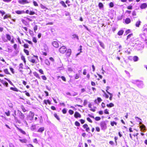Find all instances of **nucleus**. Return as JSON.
<instances>
[{
    "mask_svg": "<svg viewBox=\"0 0 147 147\" xmlns=\"http://www.w3.org/2000/svg\"><path fill=\"white\" fill-rule=\"evenodd\" d=\"M74 116L76 118H78V117L81 118V115L77 112H75Z\"/></svg>",
    "mask_w": 147,
    "mask_h": 147,
    "instance_id": "obj_10",
    "label": "nucleus"
},
{
    "mask_svg": "<svg viewBox=\"0 0 147 147\" xmlns=\"http://www.w3.org/2000/svg\"><path fill=\"white\" fill-rule=\"evenodd\" d=\"M0 13L1 14L2 16H3L4 14H5V13L4 11L0 10Z\"/></svg>",
    "mask_w": 147,
    "mask_h": 147,
    "instance_id": "obj_54",
    "label": "nucleus"
},
{
    "mask_svg": "<svg viewBox=\"0 0 147 147\" xmlns=\"http://www.w3.org/2000/svg\"><path fill=\"white\" fill-rule=\"evenodd\" d=\"M38 71H39V72L41 74H44L43 71L42 69H40Z\"/></svg>",
    "mask_w": 147,
    "mask_h": 147,
    "instance_id": "obj_58",
    "label": "nucleus"
},
{
    "mask_svg": "<svg viewBox=\"0 0 147 147\" xmlns=\"http://www.w3.org/2000/svg\"><path fill=\"white\" fill-rule=\"evenodd\" d=\"M135 118L136 119V120L138 121L139 122H140V124H142V123H141L142 120L141 119H140V118H138V117H135Z\"/></svg>",
    "mask_w": 147,
    "mask_h": 147,
    "instance_id": "obj_21",
    "label": "nucleus"
},
{
    "mask_svg": "<svg viewBox=\"0 0 147 147\" xmlns=\"http://www.w3.org/2000/svg\"><path fill=\"white\" fill-rule=\"evenodd\" d=\"M74 113V111L71 110H69V113L71 115H72Z\"/></svg>",
    "mask_w": 147,
    "mask_h": 147,
    "instance_id": "obj_39",
    "label": "nucleus"
},
{
    "mask_svg": "<svg viewBox=\"0 0 147 147\" xmlns=\"http://www.w3.org/2000/svg\"><path fill=\"white\" fill-rule=\"evenodd\" d=\"M62 112L63 113L66 114L67 113V109H66L64 108L62 110Z\"/></svg>",
    "mask_w": 147,
    "mask_h": 147,
    "instance_id": "obj_41",
    "label": "nucleus"
},
{
    "mask_svg": "<svg viewBox=\"0 0 147 147\" xmlns=\"http://www.w3.org/2000/svg\"><path fill=\"white\" fill-rule=\"evenodd\" d=\"M33 4H34V5L35 6H38V4L36 1H33Z\"/></svg>",
    "mask_w": 147,
    "mask_h": 147,
    "instance_id": "obj_59",
    "label": "nucleus"
},
{
    "mask_svg": "<svg viewBox=\"0 0 147 147\" xmlns=\"http://www.w3.org/2000/svg\"><path fill=\"white\" fill-rule=\"evenodd\" d=\"M28 58L29 61L31 62L34 63H37V62H36L35 60L33 59L30 56L28 57Z\"/></svg>",
    "mask_w": 147,
    "mask_h": 147,
    "instance_id": "obj_7",
    "label": "nucleus"
},
{
    "mask_svg": "<svg viewBox=\"0 0 147 147\" xmlns=\"http://www.w3.org/2000/svg\"><path fill=\"white\" fill-rule=\"evenodd\" d=\"M80 122L82 124L84 123L85 121L84 120H83L82 119H80Z\"/></svg>",
    "mask_w": 147,
    "mask_h": 147,
    "instance_id": "obj_64",
    "label": "nucleus"
},
{
    "mask_svg": "<svg viewBox=\"0 0 147 147\" xmlns=\"http://www.w3.org/2000/svg\"><path fill=\"white\" fill-rule=\"evenodd\" d=\"M132 36H133L132 33H131V34H129L127 36V39L128 38H129L131 37Z\"/></svg>",
    "mask_w": 147,
    "mask_h": 147,
    "instance_id": "obj_46",
    "label": "nucleus"
},
{
    "mask_svg": "<svg viewBox=\"0 0 147 147\" xmlns=\"http://www.w3.org/2000/svg\"><path fill=\"white\" fill-rule=\"evenodd\" d=\"M35 14V13L34 11H30V12L29 13V14L30 15H33Z\"/></svg>",
    "mask_w": 147,
    "mask_h": 147,
    "instance_id": "obj_53",
    "label": "nucleus"
},
{
    "mask_svg": "<svg viewBox=\"0 0 147 147\" xmlns=\"http://www.w3.org/2000/svg\"><path fill=\"white\" fill-rule=\"evenodd\" d=\"M9 147H15L14 145L11 143H10L9 144Z\"/></svg>",
    "mask_w": 147,
    "mask_h": 147,
    "instance_id": "obj_47",
    "label": "nucleus"
},
{
    "mask_svg": "<svg viewBox=\"0 0 147 147\" xmlns=\"http://www.w3.org/2000/svg\"><path fill=\"white\" fill-rule=\"evenodd\" d=\"M132 15L133 16H136V12L135 11H133L132 12Z\"/></svg>",
    "mask_w": 147,
    "mask_h": 147,
    "instance_id": "obj_57",
    "label": "nucleus"
},
{
    "mask_svg": "<svg viewBox=\"0 0 147 147\" xmlns=\"http://www.w3.org/2000/svg\"><path fill=\"white\" fill-rule=\"evenodd\" d=\"M30 115L28 116L27 119L28 120L32 121L33 119V117L34 115V113L32 111H30Z\"/></svg>",
    "mask_w": 147,
    "mask_h": 147,
    "instance_id": "obj_3",
    "label": "nucleus"
},
{
    "mask_svg": "<svg viewBox=\"0 0 147 147\" xmlns=\"http://www.w3.org/2000/svg\"><path fill=\"white\" fill-rule=\"evenodd\" d=\"M87 102H88L86 100H84V103H83L84 105V106L86 105L87 104Z\"/></svg>",
    "mask_w": 147,
    "mask_h": 147,
    "instance_id": "obj_52",
    "label": "nucleus"
},
{
    "mask_svg": "<svg viewBox=\"0 0 147 147\" xmlns=\"http://www.w3.org/2000/svg\"><path fill=\"white\" fill-rule=\"evenodd\" d=\"M41 77L43 80H46L47 79L46 77L45 76H42Z\"/></svg>",
    "mask_w": 147,
    "mask_h": 147,
    "instance_id": "obj_48",
    "label": "nucleus"
},
{
    "mask_svg": "<svg viewBox=\"0 0 147 147\" xmlns=\"http://www.w3.org/2000/svg\"><path fill=\"white\" fill-rule=\"evenodd\" d=\"M104 113L105 114H108V115L109 114V113L108 111V109H106L105 110Z\"/></svg>",
    "mask_w": 147,
    "mask_h": 147,
    "instance_id": "obj_45",
    "label": "nucleus"
},
{
    "mask_svg": "<svg viewBox=\"0 0 147 147\" xmlns=\"http://www.w3.org/2000/svg\"><path fill=\"white\" fill-rule=\"evenodd\" d=\"M32 40L35 43H36L37 41L36 38L35 37H34L33 38Z\"/></svg>",
    "mask_w": 147,
    "mask_h": 147,
    "instance_id": "obj_60",
    "label": "nucleus"
},
{
    "mask_svg": "<svg viewBox=\"0 0 147 147\" xmlns=\"http://www.w3.org/2000/svg\"><path fill=\"white\" fill-rule=\"evenodd\" d=\"M100 126L102 130H105L107 128V124L105 121H102L100 123Z\"/></svg>",
    "mask_w": 147,
    "mask_h": 147,
    "instance_id": "obj_2",
    "label": "nucleus"
},
{
    "mask_svg": "<svg viewBox=\"0 0 147 147\" xmlns=\"http://www.w3.org/2000/svg\"><path fill=\"white\" fill-rule=\"evenodd\" d=\"M140 128L142 130L144 131L146 129V127L144 125L142 124L140 126Z\"/></svg>",
    "mask_w": 147,
    "mask_h": 147,
    "instance_id": "obj_19",
    "label": "nucleus"
},
{
    "mask_svg": "<svg viewBox=\"0 0 147 147\" xmlns=\"http://www.w3.org/2000/svg\"><path fill=\"white\" fill-rule=\"evenodd\" d=\"M111 124L112 126H113L114 124L116 125L117 123L116 122L113 121V122H111Z\"/></svg>",
    "mask_w": 147,
    "mask_h": 147,
    "instance_id": "obj_42",
    "label": "nucleus"
},
{
    "mask_svg": "<svg viewBox=\"0 0 147 147\" xmlns=\"http://www.w3.org/2000/svg\"><path fill=\"white\" fill-rule=\"evenodd\" d=\"M83 127L84 129H86L88 127V126L87 124H85L83 125Z\"/></svg>",
    "mask_w": 147,
    "mask_h": 147,
    "instance_id": "obj_40",
    "label": "nucleus"
},
{
    "mask_svg": "<svg viewBox=\"0 0 147 147\" xmlns=\"http://www.w3.org/2000/svg\"><path fill=\"white\" fill-rule=\"evenodd\" d=\"M132 82L134 84H136L140 88H142L144 85L143 82L142 81H139L138 80H133Z\"/></svg>",
    "mask_w": 147,
    "mask_h": 147,
    "instance_id": "obj_1",
    "label": "nucleus"
},
{
    "mask_svg": "<svg viewBox=\"0 0 147 147\" xmlns=\"http://www.w3.org/2000/svg\"><path fill=\"white\" fill-rule=\"evenodd\" d=\"M20 141L22 143H26L27 140L25 139H19Z\"/></svg>",
    "mask_w": 147,
    "mask_h": 147,
    "instance_id": "obj_18",
    "label": "nucleus"
},
{
    "mask_svg": "<svg viewBox=\"0 0 147 147\" xmlns=\"http://www.w3.org/2000/svg\"><path fill=\"white\" fill-rule=\"evenodd\" d=\"M34 76H36V78H40V77L39 76L38 74L36 72H35L34 73Z\"/></svg>",
    "mask_w": 147,
    "mask_h": 147,
    "instance_id": "obj_26",
    "label": "nucleus"
},
{
    "mask_svg": "<svg viewBox=\"0 0 147 147\" xmlns=\"http://www.w3.org/2000/svg\"><path fill=\"white\" fill-rule=\"evenodd\" d=\"M18 2L19 3L23 5L29 3V2L26 0H19Z\"/></svg>",
    "mask_w": 147,
    "mask_h": 147,
    "instance_id": "obj_5",
    "label": "nucleus"
},
{
    "mask_svg": "<svg viewBox=\"0 0 147 147\" xmlns=\"http://www.w3.org/2000/svg\"><path fill=\"white\" fill-rule=\"evenodd\" d=\"M23 65L22 63H21L19 65V70L20 72L22 73L23 72V71L22 70V69L23 68Z\"/></svg>",
    "mask_w": 147,
    "mask_h": 147,
    "instance_id": "obj_13",
    "label": "nucleus"
},
{
    "mask_svg": "<svg viewBox=\"0 0 147 147\" xmlns=\"http://www.w3.org/2000/svg\"><path fill=\"white\" fill-rule=\"evenodd\" d=\"M60 3L61 4V5L63 6L65 8H66L67 7V5H65V2H64V1H61L60 2Z\"/></svg>",
    "mask_w": 147,
    "mask_h": 147,
    "instance_id": "obj_20",
    "label": "nucleus"
},
{
    "mask_svg": "<svg viewBox=\"0 0 147 147\" xmlns=\"http://www.w3.org/2000/svg\"><path fill=\"white\" fill-rule=\"evenodd\" d=\"M141 22L140 20H139L136 22V26L137 27H139L140 25Z\"/></svg>",
    "mask_w": 147,
    "mask_h": 147,
    "instance_id": "obj_17",
    "label": "nucleus"
},
{
    "mask_svg": "<svg viewBox=\"0 0 147 147\" xmlns=\"http://www.w3.org/2000/svg\"><path fill=\"white\" fill-rule=\"evenodd\" d=\"M61 78L64 81H66V78H65V77H64L63 76H62L61 77Z\"/></svg>",
    "mask_w": 147,
    "mask_h": 147,
    "instance_id": "obj_55",
    "label": "nucleus"
},
{
    "mask_svg": "<svg viewBox=\"0 0 147 147\" xmlns=\"http://www.w3.org/2000/svg\"><path fill=\"white\" fill-rule=\"evenodd\" d=\"M129 50V49H127L126 51H125V53L127 54H129L130 53V51Z\"/></svg>",
    "mask_w": 147,
    "mask_h": 147,
    "instance_id": "obj_38",
    "label": "nucleus"
},
{
    "mask_svg": "<svg viewBox=\"0 0 147 147\" xmlns=\"http://www.w3.org/2000/svg\"><path fill=\"white\" fill-rule=\"evenodd\" d=\"M25 92H26L25 94L27 96L29 97L30 96V95L28 92H27L26 91H25Z\"/></svg>",
    "mask_w": 147,
    "mask_h": 147,
    "instance_id": "obj_63",
    "label": "nucleus"
},
{
    "mask_svg": "<svg viewBox=\"0 0 147 147\" xmlns=\"http://www.w3.org/2000/svg\"><path fill=\"white\" fill-rule=\"evenodd\" d=\"M97 100L98 102L100 103L102 101V100L100 98L98 97L97 98Z\"/></svg>",
    "mask_w": 147,
    "mask_h": 147,
    "instance_id": "obj_56",
    "label": "nucleus"
},
{
    "mask_svg": "<svg viewBox=\"0 0 147 147\" xmlns=\"http://www.w3.org/2000/svg\"><path fill=\"white\" fill-rule=\"evenodd\" d=\"M10 17V16L6 14V15H5L4 16V17L3 19H7L8 18Z\"/></svg>",
    "mask_w": 147,
    "mask_h": 147,
    "instance_id": "obj_36",
    "label": "nucleus"
},
{
    "mask_svg": "<svg viewBox=\"0 0 147 147\" xmlns=\"http://www.w3.org/2000/svg\"><path fill=\"white\" fill-rule=\"evenodd\" d=\"M71 50L70 49H68L67 50V53H66V55L67 56L69 57L70 55H71Z\"/></svg>",
    "mask_w": 147,
    "mask_h": 147,
    "instance_id": "obj_16",
    "label": "nucleus"
},
{
    "mask_svg": "<svg viewBox=\"0 0 147 147\" xmlns=\"http://www.w3.org/2000/svg\"><path fill=\"white\" fill-rule=\"evenodd\" d=\"M24 51L27 55H29V52L28 50L25 49H24Z\"/></svg>",
    "mask_w": 147,
    "mask_h": 147,
    "instance_id": "obj_28",
    "label": "nucleus"
},
{
    "mask_svg": "<svg viewBox=\"0 0 147 147\" xmlns=\"http://www.w3.org/2000/svg\"><path fill=\"white\" fill-rule=\"evenodd\" d=\"M147 7V3L142 4L140 6V8L142 9H144Z\"/></svg>",
    "mask_w": 147,
    "mask_h": 147,
    "instance_id": "obj_11",
    "label": "nucleus"
},
{
    "mask_svg": "<svg viewBox=\"0 0 147 147\" xmlns=\"http://www.w3.org/2000/svg\"><path fill=\"white\" fill-rule=\"evenodd\" d=\"M107 93L110 96L109 98L110 100H112V99L113 94L109 92H107Z\"/></svg>",
    "mask_w": 147,
    "mask_h": 147,
    "instance_id": "obj_32",
    "label": "nucleus"
},
{
    "mask_svg": "<svg viewBox=\"0 0 147 147\" xmlns=\"http://www.w3.org/2000/svg\"><path fill=\"white\" fill-rule=\"evenodd\" d=\"M6 36L7 38V39L9 40H11V37L10 36V35H9L8 34H7L6 35Z\"/></svg>",
    "mask_w": 147,
    "mask_h": 147,
    "instance_id": "obj_27",
    "label": "nucleus"
},
{
    "mask_svg": "<svg viewBox=\"0 0 147 147\" xmlns=\"http://www.w3.org/2000/svg\"><path fill=\"white\" fill-rule=\"evenodd\" d=\"M78 93L76 92H74L73 93L71 94V96H75L77 95Z\"/></svg>",
    "mask_w": 147,
    "mask_h": 147,
    "instance_id": "obj_43",
    "label": "nucleus"
},
{
    "mask_svg": "<svg viewBox=\"0 0 147 147\" xmlns=\"http://www.w3.org/2000/svg\"><path fill=\"white\" fill-rule=\"evenodd\" d=\"M52 45L56 48H57L59 47V44L57 41H54L52 42Z\"/></svg>",
    "mask_w": 147,
    "mask_h": 147,
    "instance_id": "obj_9",
    "label": "nucleus"
},
{
    "mask_svg": "<svg viewBox=\"0 0 147 147\" xmlns=\"http://www.w3.org/2000/svg\"><path fill=\"white\" fill-rule=\"evenodd\" d=\"M45 128L44 127H41L37 131L38 132L42 133L43 131L44 130Z\"/></svg>",
    "mask_w": 147,
    "mask_h": 147,
    "instance_id": "obj_15",
    "label": "nucleus"
},
{
    "mask_svg": "<svg viewBox=\"0 0 147 147\" xmlns=\"http://www.w3.org/2000/svg\"><path fill=\"white\" fill-rule=\"evenodd\" d=\"M72 38H76L78 40L79 39L78 36L75 34H73L72 35Z\"/></svg>",
    "mask_w": 147,
    "mask_h": 147,
    "instance_id": "obj_30",
    "label": "nucleus"
},
{
    "mask_svg": "<svg viewBox=\"0 0 147 147\" xmlns=\"http://www.w3.org/2000/svg\"><path fill=\"white\" fill-rule=\"evenodd\" d=\"M99 44H100V45L102 47H104V44L103 43H102V42H100V41H99Z\"/></svg>",
    "mask_w": 147,
    "mask_h": 147,
    "instance_id": "obj_62",
    "label": "nucleus"
},
{
    "mask_svg": "<svg viewBox=\"0 0 147 147\" xmlns=\"http://www.w3.org/2000/svg\"><path fill=\"white\" fill-rule=\"evenodd\" d=\"M98 6L100 8H101L103 7V5L102 3H99L98 4Z\"/></svg>",
    "mask_w": 147,
    "mask_h": 147,
    "instance_id": "obj_34",
    "label": "nucleus"
},
{
    "mask_svg": "<svg viewBox=\"0 0 147 147\" xmlns=\"http://www.w3.org/2000/svg\"><path fill=\"white\" fill-rule=\"evenodd\" d=\"M36 126L35 125H32L31 127V129L33 131L36 129Z\"/></svg>",
    "mask_w": 147,
    "mask_h": 147,
    "instance_id": "obj_25",
    "label": "nucleus"
},
{
    "mask_svg": "<svg viewBox=\"0 0 147 147\" xmlns=\"http://www.w3.org/2000/svg\"><path fill=\"white\" fill-rule=\"evenodd\" d=\"M21 59H22V60L25 63H26V60H25V58L24 57V56L22 55V56L21 57Z\"/></svg>",
    "mask_w": 147,
    "mask_h": 147,
    "instance_id": "obj_33",
    "label": "nucleus"
},
{
    "mask_svg": "<svg viewBox=\"0 0 147 147\" xmlns=\"http://www.w3.org/2000/svg\"><path fill=\"white\" fill-rule=\"evenodd\" d=\"M109 6L110 7H113L114 6L113 3V2H111L109 4Z\"/></svg>",
    "mask_w": 147,
    "mask_h": 147,
    "instance_id": "obj_44",
    "label": "nucleus"
},
{
    "mask_svg": "<svg viewBox=\"0 0 147 147\" xmlns=\"http://www.w3.org/2000/svg\"><path fill=\"white\" fill-rule=\"evenodd\" d=\"M4 71V72L6 74H10L9 73V72L8 69H5Z\"/></svg>",
    "mask_w": 147,
    "mask_h": 147,
    "instance_id": "obj_31",
    "label": "nucleus"
},
{
    "mask_svg": "<svg viewBox=\"0 0 147 147\" xmlns=\"http://www.w3.org/2000/svg\"><path fill=\"white\" fill-rule=\"evenodd\" d=\"M10 89L16 92H17L18 91V89L16 88L11 87Z\"/></svg>",
    "mask_w": 147,
    "mask_h": 147,
    "instance_id": "obj_29",
    "label": "nucleus"
},
{
    "mask_svg": "<svg viewBox=\"0 0 147 147\" xmlns=\"http://www.w3.org/2000/svg\"><path fill=\"white\" fill-rule=\"evenodd\" d=\"M16 127L17 129L22 134H26V132L25 131L23 130L22 129L19 128L17 127L16 126Z\"/></svg>",
    "mask_w": 147,
    "mask_h": 147,
    "instance_id": "obj_14",
    "label": "nucleus"
},
{
    "mask_svg": "<svg viewBox=\"0 0 147 147\" xmlns=\"http://www.w3.org/2000/svg\"><path fill=\"white\" fill-rule=\"evenodd\" d=\"M18 112L19 114V117L22 120L24 119L25 117L24 115L22 113L21 111L19 110L18 111Z\"/></svg>",
    "mask_w": 147,
    "mask_h": 147,
    "instance_id": "obj_6",
    "label": "nucleus"
},
{
    "mask_svg": "<svg viewBox=\"0 0 147 147\" xmlns=\"http://www.w3.org/2000/svg\"><path fill=\"white\" fill-rule=\"evenodd\" d=\"M87 120L90 123L92 122V121L91 119L89 117L87 118Z\"/></svg>",
    "mask_w": 147,
    "mask_h": 147,
    "instance_id": "obj_61",
    "label": "nucleus"
},
{
    "mask_svg": "<svg viewBox=\"0 0 147 147\" xmlns=\"http://www.w3.org/2000/svg\"><path fill=\"white\" fill-rule=\"evenodd\" d=\"M75 125L77 126H79L80 125V123L78 121H76L75 123Z\"/></svg>",
    "mask_w": 147,
    "mask_h": 147,
    "instance_id": "obj_37",
    "label": "nucleus"
},
{
    "mask_svg": "<svg viewBox=\"0 0 147 147\" xmlns=\"http://www.w3.org/2000/svg\"><path fill=\"white\" fill-rule=\"evenodd\" d=\"M107 106L108 107H113L114 106V105L113 104V103H110L109 104H107Z\"/></svg>",
    "mask_w": 147,
    "mask_h": 147,
    "instance_id": "obj_23",
    "label": "nucleus"
},
{
    "mask_svg": "<svg viewBox=\"0 0 147 147\" xmlns=\"http://www.w3.org/2000/svg\"><path fill=\"white\" fill-rule=\"evenodd\" d=\"M24 47L25 48H28V45L27 44H25L24 45Z\"/></svg>",
    "mask_w": 147,
    "mask_h": 147,
    "instance_id": "obj_49",
    "label": "nucleus"
},
{
    "mask_svg": "<svg viewBox=\"0 0 147 147\" xmlns=\"http://www.w3.org/2000/svg\"><path fill=\"white\" fill-rule=\"evenodd\" d=\"M101 118L100 117H96L95 118V119L96 120L98 121H99L100 119Z\"/></svg>",
    "mask_w": 147,
    "mask_h": 147,
    "instance_id": "obj_50",
    "label": "nucleus"
},
{
    "mask_svg": "<svg viewBox=\"0 0 147 147\" xmlns=\"http://www.w3.org/2000/svg\"><path fill=\"white\" fill-rule=\"evenodd\" d=\"M15 12L18 14H21L25 13V11L24 10H16L15 11Z\"/></svg>",
    "mask_w": 147,
    "mask_h": 147,
    "instance_id": "obj_8",
    "label": "nucleus"
},
{
    "mask_svg": "<svg viewBox=\"0 0 147 147\" xmlns=\"http://www.w3.org/2000/svg\"><path fill=\"white\" fill-rule=\"evenodd\" d=\"M138 57L136 56H135L133 57V59L134 61H137L138 60Z\"/></svg>",
    "mask_w": 147,
    "mask_h": 147,
    "instance_id": "obj_24",
    "label": "nucleus"
},
{
    "mask_svg": "<svg viewBox=\"0 0 147 147\" xmlns=\"http://www.w3.org/2000/svg\"><path fill=\"white\" fill-rule=\"evenodd\" d=\"M54 117L58 120H60V118L59 117L58 115L57 114H54Z\"/></svg>",
    "mask_w": 147,
    "mask_h": 147,
    "instance_id": "obj_35",
    "label": "nucleus"
},
{
    "mask_svg": "<svg viewBox=\"0 0 147 147\" xmlns=\"http://www.w3.org/2000/svg\"><path fill=\"white\" fill-rule=\"evenodd\" d=\"M60 52L62 53H64L67 51L66 48L64 46H62L59 49Z\"/></svg>",
    "mask_w": 147,
    "mask_h": 147,
    "instance_id": "obj_4",
    "label": "nucleus"
},
{
    "mask_svg": "<svg viewBox=\"0 0 147 147\" xmlns=\"http://www.w3.org/2000/svg\"><path fill=\"white\" fill-rule=\"evenodd\" d=\"M125 23L126 24H128L130 23L131 22V20L129 18H127L125 20Z\"/></svg>",
    "mask_w": 147,
    "mask_h": 147,
    "instance_id": "obj_12",
    "label": "nucleus"
},
{
    "mask_svg": "<svg viewBox=\"0 0 147 147\" xmlns=\"http://www.w3.org/2000/svg\"><path fill=\"white\" fill-rule=\"evenodd\" d=\"M123 32H124L123 30H120L118 32V34L119 36L122 35L123 34Z\"/></svg>",
    "mask_w": 147,
    "mask_h": 147,
    "instance_id": "obj_22",
    "label": "nucleus"
},
{
    "mask_svg": "<svg viewBox=\"0 0 147 147\" xmlns=\"http://www.w3.org/2000/svg\"><path fill=\"white\" fill-rule=\"evenodd\" d=\"M5 114L8 116H9L10 115V113L9 111H8L7 112H5Z\"/></svg>",
    "mask_w": 147,
    "mask_h": 147,
    "instance_id": "obj_51",
    "label": "nucleus"
}]
</instances>
